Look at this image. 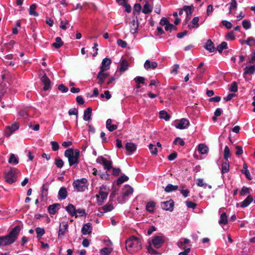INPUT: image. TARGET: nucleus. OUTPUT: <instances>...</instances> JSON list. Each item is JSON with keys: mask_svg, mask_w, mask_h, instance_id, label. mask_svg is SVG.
<instances>
[{"mask_svg": "<svg viewBox=\"0 0 255 255\" xmlns=\"http://www.w3.org/2000/svg\"><path fill=\"white\" fill-rule=\"evenodd\" d=\"M20 231V226H16L8 235L0 237V246H6L14 242Z\"/></svg>", "mask_w": 255, "mask_h": 255, "instance_id": "nucleus-1", "label": "nucleus"}, {"mask_svg": "<svg viewBox=\"0 0 255 255\" xmlns=\"http://www.w3.org/2000/svg\"><path fill=\"white\" fill-rule=\"evenodd\" d=\"M165 242L164 237L162 236H155L152 237L151 241H148V245L147 246V250L149 254L156 255L158 252L154 250L151 245H153L154 247L157 249L161 248Z\"/></svg>", "mask_w": 255, "mask_h": 255, "instance_id": "nucleus-2", "label": "nucleus"}, {"mask_svg": "<svg viewBox=\"0 0 255 255\" xmlns=\"http://www.w3.org/2000/svg\"><path fill=\"white\" fill-rule=\"evenodd\" d=\"M127 250L130 254H134L141 249L140 240L134 236L131 237L126 242Z\"/></svg>", "mask_w": 255, "mask_h": 255, "instance_id": "nucleus-3", "label": "nucleus"}, {"mask_svg": "<svg viewBox=\"0 0 255 255\" xmlns=\"http://www.w3.org/2000/svg\"><path fill=\"white\" fill-rule=\"evenodd\" d=\"M80 151L79 149L75 150L72 148H69L65 151L64 155L68 158L69 164L70 166L74 165L76 167L79 163V158Z\"/></svg>", "mask_w": 255, "mask_h": 255, "instance_id": "nucleus-4", "label": "nucleus"}, {"mask_svg": "<svg viewBox=\"0 0 255 255\" xmlns=\"http://www.w3.org/2000/svg\"><path fill=\"white\" fill-rule=\"evenodd\" d=\"M20 171L15 168L10 167L5 172L4 178L5 181L8 184H12L17 180V176L20 174Z\"/></svg>", "mask_w": 255, "mask_h": 255, "instance_id": "nucleus-5", "label": "nucleus"}, {"mask_svg": "<svg viewBox=\"0 0 255 255\" xmlns=\"http://www.w3.org/2000/svg\"><path fill=\"white\" fill-rule=\"evenodd\" d=\"M74 190L77 192H83L87 189V180L85 178L74 180L73 182Z\"/></svg>", "mask_w": 255, "mask_h": 255, "instance_id": "nucleus-6", "label": "nucleus"}, {"mask_svg": "<svg viewBox=\"0 0 255 255\" xmlns=\"http://www.w3.org/2000/svg\"><path fill=\"white\" fill-rule=\"evenodd\" d=\"M109 194V189L106 187L102 185L100 187L99 194L97 195V201L99 205H102L104 201L107 198Z\"/></svg>", "mask_w": 255, "mask_h": 255, "instance_id": "nucleus-7", "label": "nucleus"}, {"mask_svg": "<svg viewBox=\"0 0 255 255\" xmlns=\"http://www.w3.org/2000/svg\"><path fill=\"white\" fill-rule=\"evenodd\" d=\"M96 162L103 166L104 169L110 171L112 168L113 162L103 156H99L96 159Z\"/></svg>", "mask_w": 255, "mask_h": 255, "instance_id": "nucleus-8", "label": "nucleus"}, {"mask_svg": "<svg viewBox=\"0 0 255 255\" xmlns=\"http://www.w3.org/2000/svg\"><path fill=\"white\" fill-rule=\"evenodd\" d=\"M40 80L44 85L43 90L47 91L51 89V82L46 74L44 73L40 77Z\"/></svg>", "mask_w": 255, "mask_h": 255, "instance_id": "nucleus-9", "label": "nucleus"}, {"mask_svg": "<svg viewBox=\"0 0 255 255\" xmlns=\"http://www.w3.org/2000/svg\"><path fill=\"white\" fill-rule=\"evenodd\" d=\"M68 224L67 222H62L60 224L58 237H63L68 232Z\"/></svg>", "mask_w": 255, "mask_h": 255, "instance_id": "nucleus-10", "label": "nucleus"}, {"mask_svg": "<svg viewBox=\"0 0 255 255\" xmlns=\"http://www.w3.org/2000/svg\"><path fill=\"white\" fill-rule=\"evenodd\" d=\"M18 128L19 124L17 123L12 124L11 126L7 127L4 130V135L7 137L9 136L13 132L17 130Z\"/></svg>", "mask_w": 255, "mask_h": 255, "instance_id": "nucleus-11", "label": "nucleus"}, {"mask_svg": "<svg viewBox=\"0 0 255 255\" xmlns=\"http://www.w3.org/2000/svg\"><path fill=\"white\" fill-rule=\"evenodd\" d=\"M129 24L130 26V32L132 34L137 32L139 26V23L137 18L133 19Z\"/></svg>", "mask_w": 255, "mask_h": 255, "instance_id": "nucleus-12", "label": "nucleus"}, {"mask_svg": "<svg viewBox=\"0 0 255 255\" xmlns=\"http://www.w3.org/2000/svg\"><path fill=\"white\" fill-rule=\"evenodd\" d=\"M161 207L163 210L172 211L173 209L174 202L172 200L163 202L161 203Z\"/></svg>", "mask_w": 255, "mask_h": 255, "instance_id": "nucleus-13", "label": "nucleus"}, {"mask_svg": "<svg viewBox=\"0 0 255 255\" xmlns=\"http://www.w3.org/2000/svg\"><path fill=\"white\" fill-rule=\"evenodd\" d=\"M189 123L188 120L183 118L179 123L176 124L175 127L180 129H184L189 126Z\"/></svg>", "mask_w": 255, "mask_h": 255, "instance_id": "nucleus-14", "label": "nucleus"}, {"mask_svg": "<svg viewBox=\"0 0 255 255\" xmlns=\"http://www.w3.org/2000/svg\"><path fill=\"white\" fill-rule=\"evenodd\" d=\"M111 63L112 61L110 59L108 58H105L103 59L100 67V70L105 71L109 69Z\"/></svg>", "mask_w": 255, "mask_h": 255, "instance_id": "nucleus-15", "label": "nucleus"}, {"mask_svg": "<svg viewBox=\"0 0 255 255\" xmlns=\"http://www.w3.org/2000/svg\"><path fill=\"white\" fill-rule=\"evenodd\" d=\"M48 189L49 184L48 183L46 182L43 185L41 189V196L42 200L46 199L48 195Z\"/></svg>", "mask_w": 255, "mask_h": 255, "instance_id": "nucleus-16", "label": "nucleus"}, {"mask_svg": "<svg viewBox=\"0 0 255 255\" xmlns=\"http://www.w3.org/2000/svg\"><path fill=\"white\" fill-rule=\"evenodd\" d=\"M92 224L90 223L85 224L81 229V232L83 235H87L92 232Z\"/></svg>", "mask_w": 255, "mask_h": 255, "instance_id": "nucleus-17", "label": "nucleus"}, {"mask_svg": "<svg viewBox=\"0 0 255 255\" xmlns=\"http://www.w3.org/2000/svg\"><path fill=\"white\" fill-rule=\"evenodd\" d=\"M58 199L60 200L65 199L68 195L67 189L64 187H62L60 188L58 191Z\"/></svg>", "mask_w": 255, "mask_h": 255, "instance_id": "nucleus-18", "label": "nucleus"}, {"mask_svg": "<svg viewBox=\"0 0 255 255\" xmlns=\"http://www.w3.org/2000/svg\"><path fill=\"white\" fill-rule=\"evenodd\" d=\"M133 190L132 188L129 186L126 185L123 189V197L124 198H126L129 195H130L132 194Z\"/></svg>", "mask_w": 255, "mask_h": 255, "instance_id": "nucleus-19", "label": "nucleus"}, {"mask_svg": "<svg viewBox=\"0 0 255 255\" xmlns=\"http://www.w3.org/2000/svg\"><path fill=\"white\" fill-rule=\"evenodd\" d=\"M128 62L125 59H122L119 65L120 71L123 73L128 69Z\"/></svg>", "mask_w": 255, "mask_h": 255, "instance_id": "nucleus-20", "label": "nucleus"}, {"mask_svg": "<svg viewBox=\"0 0 255 255\" xmlns=\"http://www.w3.org/2000/svg\"><path fill=\"white\" fill-rule=\"evenodd\" d=\"M145 3L142 10V12L144 14H148L150 13L152 10V6L149 3V1L146 0L144 1Z\"/></svg>", "mask_w": 255, "mask_h": 255, "instance_id": "nucleus-21", "label": "nucleus"}, {"mask_svg": "<svg viewBox=\"0 0 255 255\" xmlns=\"http://www.w3.org/2000/svg\"><path fill=\"white\" fill-rule=\"evenodd\" d=\"M254 200L252 195H249L243 202L241 203L240 207L246 208L248 207Z\"/></svg>", "mask_w": 255, "mask_h": 255, "instance_id": "nucleus-22", "label": "nucleus"}, {"mask_svg": "<svg viewBox=\"0 0 255 255\" xmlns=\"http://www.w3.org/2000/svg\"><path fill=\"white\" fill-rule=\"evenodd\" d=\"M65 210L71 216L77 217V215H76V209L73 205L69 204L65 207Z\"/></svg>", "mask_w": 255, "mask_h": 255, "instance_id": "nucleus-23", "label": "nucleus"}, {"mask_svg": "<svg viewBox=\"0 0 255 255\" xmlns=\"http://www.w3.org/2000/svg\"><path fill=\"white\" fill-rule=\"evenodd\" d=\"M145 69L146 70H149L150 69H154L157 66V63L155 62H150L149 60H147L145 61L144 65Z\"/></svg>", "mask_w": 255, "mask_h": 255, "instance_id": "nucleus-24", "label": "nucleus"}, {"mask_svg": "<svg viewBox=\"0 0 255 255\" xmlns=\"http://www.w3.org/2000/svg\"><path fill=\"white\" fill-rule=\"evenodd\" d=\"M187 14V17L186 18V20H189L190 18V16L192 15L193 10H194V7L192 5L191 6H187L185 5L183 7V9Z\"/></svg>", "mask_w": 255, "mask_h": 255, "instance_id": "nucleus-25", "label": "nucleus"}, {"mask_svg": "<svg viewBox=\"0 0 255 255\" xmlns=\"http://www.w3.org/2000/svg\"><path fill=\"white\" fill-rule=\"evenodd\" d=\"M255 73V64L246 66L244 69V75H252Z\"/></svg>", "mask_w": 255, "mask_h": 255, "instance_id": "nucleus-26", "label": "nucleus"}, {"mask_svg": "<svg viewBox=\"0 0 255 255\" xmlns=\"http://www.w3.org/2000/svg\"><path fill=\"white\" fill-rule=\"evenodd\" d=\"M59 206V204H54L50 205L48 208L49 214L51 215H54L58 211Z\"/></svg>", "mask_w": 255, "mask_h": 255, "instance_id": "nucleus-27", "label": "nucleus"}, {"mask_svg": "<svg viewBox=\"0 0 255 255\" xmlns=\"http://www.w3.org/2000/svg\"><path fill=\"white\" fill-rule=\"evenodd\" d=\"M92 108L89 107L87 108L84 112L83 120L85 121H88L91 119L92 115Z\"/></svg>", "mask_w": 255, "mask_h": 255, "instance_id": "nucleus-28", "label": "nucleus"}, {"mask_svg": "<svg viewBox=\"0 0 255 255\" xmlns=\"http://www.w3.org/2000/svg\"><path fill=\"white\" fill-rule=\"evenodd\" d=\"M199 18L198 17L196 16L193 18L191 21V24L188 25V28L189 29L191 28H197L199 27Z\"/></svg>", "mask_w": 255, "mask_h": 255, "instance_id": "nucleus-29", "label": "nucleus"}, {"mask_svg": "<svg viewBox=\"0 0 255 255\" xmlns=\"http://www.w3.org/2000/svg\"><path fill=\"white\" fill-rule=\"evenodd\" d=\"M112 120L110 119H109L106 121V128L110 131H113L118 128V126L116 125L112 124Z\"/></svg>", "mask_w": 255, "mask_h": 255, "instance_id": "nucleus-30", "label": "nucleus"}, {"mask_svg": "<svg viewBox=\"0 0 255 255\" xmlns=\"http://www.w3.org/2000/svg\"><path fill=\"white\" fill-rule=\"evenodd\" d=\"M8 162L9 164L16 165L19 162L18 158L14 154L11 153L10 154Z\"/></svg>", "mask_w": 255, "mask_h": 255, "instance_id": "nucleus-31", "label": "nucleus"}, {"mask_svg": "<svg viewBox=\"0 0 255 255\" xmlns=\"http://www.w3.org/2000/svg\"><path fill=\"white\" fill-rule=\"evenodd\" d=\"M205 48L210 52H213L214 51L215 47L214 46V44L211 40L209 39L207 41L205 45Z\"/></svg>", "mask_w": 255, "mask_h": 255, "instance_id": "nucleus-32", "label": "nucleus"}, {"mask_svg": "<svg viewBox=\"0 0 255 255\" xmlns=\"http://www.w3.org/2000/svg\"><path fill=\"white\" fill-rule=\"evenodd\" d=\"M126 149L130 152H133L136 149V145L132 142H128L125 145Z\"/></svg>", "mask_w": 255, "mask_h": 255, "instance_id": "nucleus-33", "label": "nucleus"}, {"mask_svg": "<svg viewBox=\"0 0 255 255\" xmlns=\"http://www.w3.org/2000/svg\"><path fill=\"white\" fill-rule=\"evenodd\" d=\"M242 172L245 175L246 177L248 180H251V176L249 170L248 169V165L246 163L243 164V169L242 170Z\"/></svg>", "mask_w": 255, "mask_h": 255, "instance_id": "nucleus-34", "label": "nucleus"}, {"mask_svg": "<svg viewBox=\"0 0 255 255\" xmlns=\"http://www.w3.org/2000/svg\"><path fill=\"white\" fill-rule=\"evenodd\" d=\"M198 150L202 154H206L208 152V147L204 144H200L198 146Z\"/></svg>", "mask_w": 255, "mask_h": 255, "instance_id": "nucleus-35", "label": "nucleus"}, {"mask_svg": "<svg viewBox=\"0 0 255 255\" xmlns=\"http://www.w3.org/2000/svg\"><path fill=\"white\" fill-rule=\"evenodd\" d=\"M155 203L153 201H150L147 203L146 210L150 213H153L154 210Z\"/></svg>", "mask_w": 255, "mask_h": 255, "instance_id": "nucleus-36", "label": "nucleus"}, {"mask_svg": "<svg viewBox=\"0 0 255 255\" xmlns=\"http://www.w3.org/2000/svg\"><path fill=\"white\" fill-rule=\"evenodd\" d=\"M228 223V218L227 215L225 213H223L220 218V220L219 221V224L221 225H225Z\"/></svg>", "mask_w": 255, "mask_h": 255, "instance_id": "nucleus-37", "label": "nucleus"}, {"mask_svg": "<svg viewBox=\"0 0 255 255\" xmlns=\"http://www.w3.org/2000/svg\"><path fill=\"white\" fill-rule=\"evenodd\" d=\"M63 45V42L59 37H57L55 39V42L52 44V46L58 49Z\"/></svg>", "mask_w": 255, "mask_h": 255, "instance_id": "nucleus-38", "label": "nucleus"}, {"mask_svg": "<svg viewBox=\"0 0 255 255\" xmlns=\"http://www.w3.org/2000/svg\"><path fill=\"white\" fill-rule=\"evenodd\" d=\"M104 71L100 70L97 75V79L99 80L98 83L100 85H102V84H103L104 82H105L106 78L104 76Z\"/></svg>", "mask_w": 255, "mask_h": 255, "instance_id": "nucleus-39", "label": "nucleus"}, {"mask_svg": "<svg viewBox=\"0 0 255 255\" xmlns=\"http://www.w3.org/2000/svg\"><path fill=\"white\" fill-rule=\"evenodd\" d=\"M178 189L177 185H173L171 184H168L164 188L166 192H170L172 191H176Z\"/></svg>", "mask_w": 255, "mask_h": 255, "instance_id": "nucleus-40", "label": "nucleus"}, {"mask_svg": "<svg viewBox=\"0 0 255 255\" xmlns=\"http://www.w3.org/2000/svg\"><path fill=\"white\" fill-rule=\"evenodd\" d=\"M229 171V162L227 160L223 162L222 165V173L223 174L227 173Z\"/></svg>", "mask_w": 255, "mask_h": 255, "instance_id": "nucleus-41", "label": "nucleus"}, {"mask_svg": "<svg viewBox=\"0 0 255 255\" xmlns=\"http://www.w3.org/2000/svg\"><path fill=\"white\" fill-rule=\"evenodd\" d=\"M35 231L37 234V238L38 239H40L45 233L44 229L40 227H37L35 229Z\"/></svg>", "mask_w": 255, "mask_h": 255, "instance_id": "nucleus-42", "label": "nucleus"}, {"mask_svg": "<svg viewBox=\"0 0 255 255\" xmlns=\"http://www.w3.org/2000/svg\"><path fill=\"white\" fill-rule=\"evenodd\" d=\"M36 8V5L35 4H33L30 6L29 9V13L31 15H34L35 16H37L38 15V13L35 11V9Z\"/></svg>", "mask_w": 255, "mask_h": 255, "instance_id": "nucleus-43", "label": "nucleus"}, {"mask_svg": "<svg viewBox=\"0 0 255 255\" xmlns=\"http://www.w3.org/2000/svg\"><path fill=\"white\" fill-rule=\"evenodd\" d=\"M252 189L249 187L243 186L240 192V195L245 196L247 194H250Z\"/></svg>", "mask_w": 255, "mask_h": 255, "instance_id": "nucleus-44", "label": "nucleus"}, {"mask_svg": "<svg viewBox=\"0 0 255 255\" xmlns=\"http://www.w3.org/2000/svg\"><path fill=\"white\" fill-rule=\"evenodd\" d=\"M231 156L230 150L228 146H226L224 151V158L227 161Z\"/></svg>", "mask_w": 255, "mask_h": 255, "instance_id": "nucleus-45", "label": "nucleus"}, {"mask_svg": "<svg viewBox=\"0 0 255 255\" xmlns=\"http://www.w3.org/2000/svg\"><path fill=\"white\" fill-rule=\"evenodd\" d=\"M159 117H160V118L164 119L166 121H168L170 119V116L165 111H161L159 112Z\"/></svg>", "mask_w": 255, "mask_h": 255, "instance_id": "nucleus-46", "label": "nucleus"}, {"mask_svg": "<svg viewBox=\"0 0 255 255\" xmlns=\"http://www.w3.org/2000/svg\"><path fill=\"white\" fill-rule=\"evenodd\" d=\"M227 48V43L226 42H222L217 46V50L220 53H222L224 49Z\"/></svg>", "mask_w": 255, "mask_h": 255, "instance_id": "nucleus-47", "label": "nucleus"}, {"mask_svg": "<svg viewBox=\"0 0 255 255\" xmlns=\"http://www.w3.org/2000/svg\"><path fill=\"white\" fill-rule=\"evenodd\" d=\"M149 149L150 150L151 153L153 155H156L158 152L157 148L155 145L150 144L148 145Z\"/></svg>", "mask_w": 255, "mask_h": 255, "instance_id": "nucleus-48", "label": "nucleus"}, {"mask_svg": "<svg viewBox=\"0 0 255 255\" xmlns=\"http://www.w3.org/2000/svg\"><path fill=\"white\" fill-rule=\"evenodd\" d=\"M128 180V177L126 175H122L121 177H120L117 181V185H120L124 183L125 181H127Z\"/></svg>", "mask_w": 255, "mask_h": 255, "instance_id": "nucleus-49", "label": "nucleus"}, {"mask_svg": "<svg viewBox=\"0 0 255 255\" xmlns=\"http://www.w3.org/2000/svg\"><path fill=\"white\" fill-rule=\"evenodd\" d=\"M113 251L111 248H104L101 249V253L103 255H109Z\"/></svg>", "mask_w": 255, "mask_h": 255, "instance_id": "nucleus-50", "label": "nucleus"}, {"mask_svg": "<svg viewBox=\"0 0 255 255\" xmlns=\"http://www.w3.org/2000/svg\"><path fill=\"white\" fill-rule=\"evenodd\" d=\"M76 215H77V217L81 216H85L86 215L85 210L84 209H78L76 210Z\"/></svg>", "mask_w": 255, "mask_h": 255, "instance_id": "nucleus-51", "label": "nucleus"}, {"mask_svg": "<svg viewBox=\"0 0 255 255\" xmlns=\"http://www.w3.org/2000/svg\"><path fill=\"white\" fill-rule=\"evenodd\" d=\"M243 27L246 29H249L251 28V24L250 21L245 19L242 22Z\"/></svg>", "mask_w": 255, "mask_h": 255, "instance_id": "nucleus-52", "label": "nucleus"}, {"mask_svg": "<svg viewBox=\"0 0 255 255\" xmlns=\"http://www.w3.org/2000/svg\"><path fill=\"white\" fill-rule=\"evenodd\" d=\"M173 143L175 144H179L181 146H184L185 144L184 140L180 137H176L174 140Z\"/></svg>", "mask_w": 255, "mask_h": 255, "instance_id": "nucleus-53", "label": "nucleus"}, {"mask_svg": "<svg viewBox=\"0 0 255 255\" xmlns=\"http://www.w3.org/2000/svg\"><path fill=\"white\" fill-rule=\"evenodd\" d=\"M245 43L249 46H252L255 44V39L253 37H250L245 41Z\"/></svg>", "mask_w": 255, "mask_h": 255, "instance_id": "nucleus-54", "label": "nucleus"}, {"mask_svg": "<svg viewBox=\"0 0 255 255\" xmlns=\"http://www.w3.org/2000/svg\"><path fill=\"white\" fill-rule=\"evenodd\" d=\"M186 205L188 208L193 209H194L197 207V204L195 203L190 201H186Z\"/></svg>", "mask_w": 255, "mask_h": 255, "instance_id": "nucleus-55", "label": "nucleus"}, {"mask_svg": "<svg viewBox=\"0 0 255 255\" xmlns=\"http://www.w3.org/2000/svg\"><path fill=\"white\" fill-rule=\"evenodd\" d=\"M103 208L105 212H107L111 211L114 209V207L112 204H109L105 205Z\"/></svg>", "mask_w": 255, "mask_h": 255, "instance_id": "nucleus-56", "label": "nucleus"}, {"mask_svg": "<svg viewBox=\"0 0 255 255\" xmlns=\"http://www.w3.org/2000/svg\"><path fill=\"white\" fill-rule=\"evenodd\" d=\"M230 91L233 92H236L238 91V86L236 82H234L231 84Z\"/></svg>", "mask_w": 255, "mask_h": 255, "instance_id": "nucleus-57", "label": "nucleus"}, {"mask_svg": "<svg viewBox=\"0 0 255 255\" xmlns=\"http://www.w3.org/2000/svg\"><path fill=\"white\" fill-rule=\"evenodd\" d=\"M174 29H176V27L170 22L165 26V30L166 31H171L172 30Z\"/></svg>", "mask_w": 255, "mask_h": 255, "instance_id": "nucleus-58", "label": "nucleus"}, {"mask_svg": "<svg viewBox=\"0 0 255 255\" xmlns=\"http://www.w3.org/2000/svg\"><path fill=\"white\" fill-rule=\"evenodd\" d=\"M51 144L52 146V149L53 151H55L58 150L59 145L57 141H52L51 142Z\"/></svg>", "mask_w": 255, "mask_h": 255, "instance_id": "nucleus-59", "label": "nucleus"}, {"mask_svg": "<svg viewBox=\"0 0 255 255\" xmlns=\"http://www.w3.org/2000/svg\"><path fill=\"white\" fill-rule=\"evenodd\" d=\"M134 81L137 84H139L140 83L144 84V78L143 77L137 76L134 78Z\"/></svg>", "mask_w": 255, "mask_h": 255, "instance_id": "nucleus-60", "label": "nucleus"}, {"mask_svg": "<svg viewBox=\"0 0 255 255\" xmlns=\"http://www.w3.org/2000/svg\"><path fill=\"white\" fill-rule=\"evenodd\" d=\"M179 68V65L178 64H175L172 67V69L171 70L170 73L171 74H173L174 75H176L177 74L178 69Z\"/></svg>", "mask_w": 255, "mask_h": 255, "instance_id": "nucleus-61", "label": "nucleus"}, {"mask_svg": "<svg viewBox=\"0 0 255 255\" xmlns=\"http://www.w3.org/2000/svg\"><path fill=\"white\" fill-rule=\"evenodd\" d=\"M55 163L58 168H62L64 165V162L61 159H56Z\"/></svg>", "mask_w": 255, "mask_h": 255, "instance_id": "nucleus-62", "label": "nucleus"}, {"mask_svg": "<svg viewBox=\"0 0 255 255\" xmlns=\"http://www.w3.org/2000/svg\"><path fill=\"white\" fill-rule=\"evenodd\" d=\"M222 23L227 29H231L232 27V24L230 21L224 20L222 21Z\"/></svg>", "mask_w": 255, "mask_h": 255, "instance_id": "nucleus-63", "label": "nucleus"}, {"mask_svg": "<svg viewBox=\"0 0 255 255\" xmlns=\"http://www.w3.org/2000/svg\"><path fill=\"white\" fill-rule=\"evenodd\" d=\"M68 24V22L67 20H61L60 22V27L63 29L66 30L67 29L66 25Z\"/></svg>", "mask_w": 255, "mask_h": 255, "instance_id": "nucleus-64", "label": "nucleus"}]
</instances>
